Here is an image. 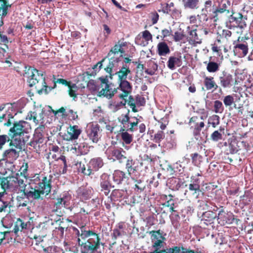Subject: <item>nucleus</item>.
I'll list each match as a JSON object with an SVG mask.
<instances>
[{
    "instance_id": "f257e3e1",
    "label": "nucleus",
    "mask_w": 253,
    "mask_h": 253,
    "mask_svg": "<svg viewBox=\"0 0 253 253\" xmlns=\"http://www.w3.org/2000/svg\"><path fill=\"white\" fill-rule=\"evenodd\" d=\"M0 186L4 190H9L16 193L21 192L22 195L28 198L39 199L42 195H47L51 190L50 179L43 175L35 176L29 183V190L26 189V184L20 175L0 177Z\"/></svg>"
},
{
    "instance_id": "f03ea898",
    "label": "nucleus",
    "mask_w": 253,
    "mask_h": 253,
    "mask_svg": "<svg viewBox=\"0 0 253 253\" xmlns=\"http://www.w3.org/2000/svg\"><path fill=\"white\" fill-rule=\"evenodd\" d=\"M73 230L79 245L83 248L81 253H93L104 245L100 241L99 234L88 227L82 226L80 229L73 227Z\"/></svg>"
},
{
    "instance_id": "7ed1b4c3",
    "label": "nucleus",
    "mask_w": 253,
    "mask_h": 253,
    "mask_svg": "<svg viewBox=\"0 0 253 253\" xmlns=\"http://www.w3.org/2000/svg\"><path fill=\"white\" fill-rule=\"evenodd\" d=\"M24 77L30 86H35L37 92L40 94H47L51 89L46 85L45 76L42 71H39L32 67H25Z\"/></svg>"
},
{
    "instance_id": "20e7f679",
    "label": "nucleus",
    "mask_w": 253,
    "mask_h": 253,
    "mask_svg": "<svg viewBox=\"0 0 253 253\" xmlns=\"http://www.w3.org/2000/svg\"><path fill=\"white\" fill-rule=\"evenodd\" d=\"M99 80L100 81V88H101L99 91L100 95L111 98L117 92V90L112 84H109L107 77H100Z\"/></svg>"
},
{
    "instance_id": "39448f33",
    "label": "nucleus",
    "mask_w": 253,
    "mask_h": 253,
    "mask_svg": "<svg viewBox=\"0 0 253 253\" xmlns=\"http://www.w3.org/2000/svg\"><path fill=\"white\" fill-rule=\"evenodd\" d=\"M129 111L126 114H122L118 117L119 121L123 125L127 130L133 132L138 123V120L136 117H129Z\"/></svg>"
},
{
    "instance_id": "423d86ee",
    "label": "nucleus",
    "mask_w": 253,
    "mask_h": 253,
    "mask_svg": "<svg viewBox=\"0 0 253 253\" xmlns=\"http://www.w3.org/2000/svg\"><path fill=\"white\" fill-rule=\"evenodd\" d=\"M105 154L109 160L120 162L126 159V152L122 148H117L114 146L109 147L105 151Z\"/></svg>"
},
{
    "instance_id": "0eeeda50",
    "label": "nucleus",
    "mask_w": 253,
    "mask_h": 253,
    "mask_svg": "<svg viewBox=\"0 0 253 253\" xmlns=\"http://www.w3.org/2000/svg\"><path fill=\"white\" fill-rule=\"evenodd\" d=\"M102 130L100 126L96 124H90L87 125L86 129L87 136L93 143H96L101 137Z\"/></svg>"
},
{
    "instance_id": "6e6552de",
    "label": "nucleus",
    "mask_w": 253,
    "mask_h": 253,
    "mask_svg": "<svg viewBox=\"0 0 253 253\" xmlns=\"http://www.w3.org/2000/svg\"><path fill=\"white\" fill-rule=\"evenodd\" d=\"M118 83L119 84V86L116 89L117 90V92L118 90H120L122 92V93L119 94V96L124 100V102H121L120 103V105L124 106L126 104V98L131 92L132 89V85L127 80L119 81L118 82Z\"/></svg>"
},
{
    "instance_id": "1a4fd4ad",
    "label": "nucleus",
    "mask_w": 253,
    "mask_h": 253,
    "mask_svg": "<svg viewBox=\"0 0 253 253\" xmlns=\"http://www.w3.org/2000/svg\"><path fill=\"white\" fill-rule=\"evenodd\" d=\"M43 118L42 109L40 108L37 109L36 111L29 112L26 117V119L29 120H33L36 124H40V126L37 128V130L40 129L42 130L44 128Z\"/></svg>"
},
{
    "instance_id": "9d476101",
    "label": "nucleus",
    "mask_w": 253,
    "mask_h": 253,
    "mask_svg": "<svg viewBox=\"0 0 253 253\" xmlns=\"http://www.w3.org/2000/svg\"><path fill=\"white\" fill-rule=\"evenodd\" d=\"M247 18H244L242 14L240 13L234 14L232 12V14L229 18V21L231 23H233L234 25L241 30L244 29L247 27L245 20ZM242 32V31H241Z\"/></svg>"
},
{
    "instance_id": "9b49d317",
    "label": "nucleus",
    "mask_w": 253,
    "mask_h": 253,
    "mask_svg": "<svg viewBox=\"0 0 253 253\" xmlns=\"http://www.w3.org/2000/svg\"><path fill=\"white\" fill-rule=\"evenodd\" d=\"M71 201V194L69 192H64L61 195L60 198L57 199L54 203V206L56 209H61L62 207L68 208Z\"/></svg>"
},
{
    "instance_id": "f8f14e48",
    "label": "nucleus",
    "mask_w": 253,
    "mask_h": 253,
    "mask_svg": "<svg viewBox=\"0 0 253 253\" xmlns=\"http://www.w3.org/2000/svg\"><path fill=\"white\" fill-rule=\"evenodd\" d=\"M82 130L78 126H70L67 129V134L64 136V139L67 141H72L77 139Z\"/></svg>"
},
{
    "instance_id": "ddd939ff",
    "label": "nucleus",
    "mask_w": 253,
    "mask_h": 253,
    "mask_svg": "<svg viewBox=\"0 0 253 253\" xmlns=\"http://www.w3.org/2000/svg\"><path fill=\"white\" fill-rule=\"evenodd\" d=\"M29 126V124L23 121L15 123L13 127L10 129V134L13 133V136L20 135L27 131Z\"/></svg>"
},
{
    "instance_id": "4468645a",
    "label": "nucleus",
    "mask_w": 253,
    "mask_h": 253,
    "mask_svg": "<svg viewBox=\"0 0 253 253\" xmlns=\"http://www.w3.org/2000/svg\"><path fill=\"white\" fill-rule=\"evenodd\" d=\"M138 35L135 39V43L142 46H145L149 43V41H152V36L149 31L145 30Z\"/></svg>"
},
{
    "instance_id": "2eb2a0df",
    "label": "nucleus",
    "mask_w": 253,
    "mask_h": 253,
    "mask_svg": "<svg viewBox=\"0 0 253 253\" xmlns=\"http://www.w3.org/2000/svg\"><path fill=\"white\" fill-rule=\"evenodd\" d=\"M100 186L101 191L106 196L110 193L112 188L114 187L111 183L110 177L108 174L104 173L101 175Z\"/></svg>"
},
{
    "instance_id": "dca6fc26",
    "label": "nucleus",
    "mask_w": 253,
    "mask_h": 253,
    "mask_svg": "<svg viewBox=\"0 0 253 253\" xmlns=\"http://www.w3.org/2000/svg\"><path fill=\"white\" fill-rule=\"evenodd\" d=\"M217 218L218 223L222 225L231 223L233 219L231 212L225 211L223 210L219 211Z\"/></svg>"
},
{
    "instance_id": "f3484780",
    "label": "nucleus",
    "mask_w": 253,
    "mask_h": 253,
    "mask_svg": "<svg viewBox=\"0 0 253 253\" xmlns=\"http://www.w3.org/2000/svg\"><path fill=\"white\" fill-rule=\"evenodd\" d=\"M126 42H119L110 50L108 54V57L118 56L119 58L123 56V53L125 52L123 47L126 46Z\"/></svg>"
},
{
    "instance_id": "a211bd4d",
    "label": "nucleus",
    "mask_w": 253,
    "mask_h": 253,
    "mask_svg": "<svg viewBox=\"0 0 253 253\" xmlns=\"http://www.w3.org/2000/svg\"><path fill=\"white\" fill-rule=\"evenodd\" d=\"M217 217L216 213L211 211H207L203 213L201 224L209 225L212 224L214 219Z\"/></svg>"
},
{
    "instance_id": "6ab92c4d",
    "label": "nucleus",
    "mask_w": 253,
    "mask_h": 253,
    "mask_svg": "<svg viewBox=\"0 0 253 253\" xmlns=\"http://www.w3.org/2000/svg\"><path fill=\"white\" fill-rule=\"evenodd\" d=\"M234 52L235 55L239 57L247 55L248 53V45L247 43H237L234 46Z\"/></svg>"
},
{
    "instance_id": "aec40b11",
    "label": "nucleus",
    "mask_w": 253,
    "mask_h": 253,
    "mask_svg": "<svg viewBox=\"0 0 253 253\" xmlns=\"http://www.w3.org/2000/svg\"><path fill=\"white\" fill-rule=\"evenodd\" d=\"M189 34V42L191 44L196 45L197 44H200L202 42L201 39H200L196 32V29L193 27L188 26L187 28Z\"/></svg>"
},
{
    "instance_id": "412c9836",
    "label": "nucleus",
    "mask_w": 253,
    "mask_h": 253,
    "mask_svg": "<svg viewBox=\"0 0 253 253\" xmlns=\"http://www.w3.org/2000/svg\"><path fill=\"white\" fill-rule=\"evenodd\" d=\"M130 72L129 67L126 64H124L119 71L115 73L118 77L117 81L126 80L127 76L130 74Z\"/></svg>"
},
{
    "instance_id": "4be33fe9",
    "label": "nucleus",
    "mask_w": 253,
    "mask_h": 253,
    "mask_svg": "<svg viewBox=\"0 0 253 253\" xmlns=\"http://www.w3.org/2000/svg\"><path fill=\"white\" fill-rule=\"evenodd\" d=\"M77 196L81 200L84 201L91 198L92 194V189L90 188H85L84 187L79 188L77 191Z\"/></svg>"
},
{
    "instance_id": "5701e85b",
    "label": "nucleus",
    "mask_w": 253,
    "mask_h": 253,
    "mask_svg": "<svg viewBox=\"0 0 253 253\" xmlns=\"http://www.w3.org/2000/svg\"><path fill=\"white\" fill-rule=\"evenodd\" d=\"M88 165L91 172L96 171L103 167L104 163L102 158L97 157L91 159Z\"/></svg>"
},
{
    "instance_id": "b1692460",
    "label": "nucleus",
    "mask_w": 253,
    "mask_h": 253,
    "mask_svg": "<svg viewBox=\"0 0 253 253\" xmlns=\"http://www.w3.org/2000/svg\"><path fill=\"white\" fill-rule=\"evenodd\" d=\"M18 157L19 152L13 148L6 150L3 154L4 159L10 163H12Z\"/></svg>"
},
{
    "instance_id": "393cba45",
    "label": "nucleus",
    "mask_w": 253,
    "mask_h": 253,
    "mask_svg": "<svg viewBox=\"0 0 253 253\" xmlns=\"http://www.w3.org/2000/svg\"><path fill=\"white\" fill-rule=\"evenodd\" d=\"M182 64L181 56H171L169 58L168 67L171 70L175 69V66L180 67Z\"/></svg>"
},
{
    "instance_id": "a878e982",
    "label": "nucleus",
    "mask_w": 253,
    "mask_h": 253,
    "mask_svg": "<svg viewBox=\"0 0 253 253\" xmlns=\"http://www.w3.org/2000/svg\"><path fill=\"white\" fill-rule=\"evenodd\" d=\"M110 58L109 63L106 68H105V70L106 72L111 74L113 70H116L118 66V63L120 61V58L118 56H112L109 57Z\"/></svg>"
},
{
    "instance_id": "bb28decb",
    "label": "nucleus",
    "mask_w": 253,
    "mask_h": 253,
    "mask_svg": "<svg viewBox=\"0 0 253 253\" xmlns=\"http://www.w3.org/2000/svg\"><path fill=\"white\" fill-rule=\"evenodd\" d=\"M157 53L160 56H166L170 53V49L167 43L165 42H161L158 43Z\"/></svg>"
},
{
    "instance_id": "cd10ccee",
    "label": "nucleus",
    "mask_w": 253,
    "mask_h": 253,
    "mask_svg": "<svg viewBox=\"0 0 253 253\" xmlns=\"http://www.w3.org/2000/svg\"><path fill=\"white\" fill-rule=\"evenodd\" d=\"M182 1L185 9L195 10L199 7V0H182Z\"/></svg>"
},
{
    "instance_id": "c85d7f7f",
    "label": "nucleus",
    "mask_w": 253,
    "mask_h": 253,
    "mask_svg": "<svg viewBox=\"0 0 253 253\" xmlns=\"http://www.w3.org/2000/svg\"><path fill=\"white\" fill-rule=\"evenodd\" d=\"M220 84L224 88H229L232 86L233 78L231 75H224L219 77Z\"/></svg>"
},
{
    "instance_id": "c756f323",
    "label": "nucleus",
    "mask_w": 253,
    "mask_h": 253,
    "mask_svg": "<svg viewBox=\"0 0 253 253\" xmlns=\"http://www.w3.org/2000/svg\"><path fill=\"white\" fill-rule=\"evenodd\" d=\"M6 195V193L4 192H0V212L5 210V209L7 207L11 199L10 196H9L8 199L9 200H7L6 197V196H7Z\"/></svg>"
},
{
    "instance_id": "7c9ffc66",
    "label": "nucleus",
    "mask_w": 253,
    "mask_h": 253,
    "mask_svg": "<svg viewBox=\"0 0 253 253\" xmlns=\"http://www.w3.org/2000/svg\"><path fill=\"white\" fill-rule=\"evenodd\" d=\"M146 65L147 67L145 69V72L151 76L154 75L158 69L157 63L154 60H150L147 62Z\"/></svg>"
},
{
    "instance_id": "2f4dec72",
    "label": "nucleus",
    "mask_w": 253,
    "mask_h": 253,
    "mask_svg": "<svg viewBox=\"0 0 253 253\" xmlns=\"http://www.w3.org/2000/svg\"><path fill=\"white\" fill-rule=\"evenodd\" d=\"M10 7L7 0H0V16L1 19L7 15L8 9Z\"/></svg>"
},
{
    "instance_id": "473e14b6",
    "label": "nucleus",
    "mask_w": 253,
    "mask_h": 253,
    "mask_svg": "<svg viewBox=\"0 0 253 253\" xmlns=\"http://www.w3.org/2000/svg\"><path fill=\"white\" fill-rule=\"evenodd\" d=\"M204 85L207 90H211L212 88L216 89L218 87L217 85L216 84L213 80V78L210 77H206L204 79Z\"/></svg>"
},
{
    "instance_id": "72a5a7b5",
    "label": "nucleus",
    "mask_w": 253,
    "mask_h": 253,
    "mask_svg": "<svg viewBox=\"0 0 253 253\" xmlns=\"http://www.w3.org/2000/svg\"><path fill=\"white\" fill-rule=\"evenodd\" d=\"M125 178V174L122 171L116 170L114 171L113 174L114 182L117 184H120Z\"/></svg>"
},
{
    "instance_id": "f704fd0d",
    "label": "nucleus",
    "mask_w": 253,
    "mask_h": 253,
    "mask_svg": "<svg viewBox=\"0 0 253 253\" xmlns=\"http://www.w3.org/2000/svg\"><path fill=\"white\" fill-rule=\"evenodd\" d=\"M230 5V2L227 0H222L219 3L217 8L214 12V13H222L225 11H227L228 13H229L230 11L227 10V7Z\"/></svg>"
},
{
    "instance_id": "c9c22d12",
    "label": "nucleus",
    "mask_w": 253,
    "mask_h": 253,
    "mask_svg": "<svg viewBox=\"0 0 253 253\" xmlns=\"http://www.w3.org/2000/svg\"><path fill=\"white\" fill-rule=\"evenodd\" d=\"M204 64L207 65V70L210 73H215L219 69L220 64L216 62L210 61L208 63L204 62Z\"/></svg>"
},
{
    "instance_id": "e433bc0d",
    "label": "nucleus",
    "mask_w": 253,
    "mask_h": 253,
    "mask_svg": "<svg viewBox=\"0 0 253 253\" xmlns=\"http://www.w3.org/2000/svg\"><path fill=\"white\" fill-rule=\"evenodd\" d=\"M188 162L189 160L185 158H183L182 159V161H179L178 162H176L173 165L174 169H175V171H178L180 173H182L184 169L185 168L186 166L185 163L188 164Z\"/></svg>"
},
{
    "instance_id": "4c0bfd02",
    "label": "nucleus",
    "mask_w": 253,
    "mask_h": 253,
    "mask_svg": "<svg viewBox=\"0 0 253 253\" xmlns=\"http://www.w3.org/2000/svg\"><path fill=\"white\" fill-rule=\"evenodd\" d=\"M100 83L90 80L87 84V87L92 92L98 91L100 89Z\"/></svg>"
},
{
    "instance_id": "58836bf2",
    "label": "nucleus",
    "mask_w": 253,
    "mask_h": 253,
    "mask_svg": "<svg viewBox=\"0 0 253 253\" xmlns=\"http://www.w3.org/2000/svg\"><path fill=\"white\" fill-rule=\"evenodd\" d=\"M74 147L76 150H78L79 152L81 155L86 154L89 151V147L85 143H81L79 144H77L74 145Z\"/></svg>"
},
{
    "instance_id": "ea45409f",
    "label": "nucleus",
    "mask_w": 253,
    "mask_h": 253,
    "mask_svg": "<svg viewBox=\"0 0 253 253\" xmlns=\"http://www.w3.org/2000/svg\"><path fill=\"white\" fill-rule=\"evenodd\" d=\"M124 194V191L120 190H114L111 194L110 198L112 201H120Z\"/></svg>"
},
{
    "instance_id": "a19ab883",
    "label": "nucleus",
    "mask_w": 253,
    "mask_h": 253,
    "mask_svg": "<svg viewBox=\"0 0 253 253\" xmlns=\"http://www.w3.org/2000/svg\"><path fill=\"white\" fill-rule=\"evenodd\" d=\"M104 59H103L102 61L98 62L96 65H94L92 69L94 70V72H91V73H89V71H87L84 74H83L82 76L84 78L86 77V76H88V75H93L94 74H96V73L97 72H98L100 69L101 68V67L102 66V62H103Z\"/></svg>"
},
{
    "instance_id": "79ce46f5",
    "label": "nucleus",
    "mask_w": 253,
    "mask_h": 253,
    "mask_svg": "<svg viewBox=\"0 0 253 253\" xmlns=\"http://www.w3.org/2000/svg\"><path fill=\"white\" fill-rule=\"evenodd\" d=\"M121 138L123 143L126 144H130L132 141V136L127 132H124L121 133Z\"/></svg>"
},
{
    "instance_id": "37998d69",
    "label": "nucleus",
    "mask_w": 253,
    "mask_h": 253,
    "mask_svg": "<svg viewBox=\"0 0 253 253\" xmlns=\"http://www.w3.org/2000/svg\"><path fill=\"white\" fill-rule=\"evenodd\" d=\"M214 111L216 113H222L224 110L222 103L219 100H216L214 102Z\"/></svg>"
},
{
    "instance_id": "c03bdc74",
    "label": "nucleus",
    "mask_w": 253,
    "mask_h": 253,
    "mask_svg": "<svg viewBox=\"0 0 253 253\" xmlns=\"http://www.w3.org/2000/svg\"><path fill=\"white\" fill-rule=\"evenodd\" d=\"M181 249L179 247L175 246L173 248L164 249V248L161 250L163 253H180Z\"/></svg>"
},
{
    "instance_id": "a18cd8bd",
    "label": "nucleus",
    "mask_w": 253,
    "mask_h": 253,
    "mask_svg": "<svg viewBox=\"0 0 253 253\" xmlns=\"http://www.w3.org/2000/svg\"><path fill=\"white\" fill-rule=\"evenodd\" d=\"M189 189L190 191H194V193H199L200 191V185L199 184L198 179L195 180L193 183L190 184L189 186Z\"/></svg>"
},
{
    "instance_id": "49530a36",
    "label": "nucleus",
    "mask_w": 253,
    "mask_h": 253,
    "mask_svg": "<svg viewBox=\"0 0 253 253\" xmlns=\"http://www.w3.org/2000/svg\"><path fill=\"white\" fill-rule=\"evenodd\" d=\"M209 123L211 124L213 127H215L219 124V117L216 115H212L209 119Z\"/></svg>"
},
{
    "instance_id": "de8ad7c7",
    "label": "nucleus",
    "mask_w": 253,
    "mask_h": 253,
    "mask_svg": "<svg viewBox=\"0 0 253 253\" xmlns=\"http://www.w3.org/2000/svg\"><path fill=\"white\" fill-rule=\"evenodd\" d=\"M77 90V87L75 84L72 85H68V91L69 92V95L73 97L74 99L76 97V91Z\"/></svg>"
},
{
    "instance_id": "09e8293b",
    "label": "nucleus",
    "mask_w": 253,
    "mask_h": 253,
    "mask_svg": "<svg viewBox=\"0 0 253 253\" xmlns=\"http://www.w3.org/2000/svg\"><path fill=\"white\" fill-rule=\"evenodd\" d=\"M28 166L27 164L23 165L20 168V171H21L20 174H18L19 175L21 176V177L22 178H23L24 181L25 183L26 181V174L28 171Z\"/></svg>"
},
{
    "instance_id": "8fccbe9b",
    "label": "nucleus",
    "mask_w": 253,
    "mask_h": 253,
    "mask_svg": "<svg viewBox=\"0 0 253 253\" xmlns=\"http://www.w3.org/2000/svg\"><path fill=\"white\" fill-rule=\"evenodd\" d=\"M43 139L42 137H40L37 139L36 137L34 138L33 141L30 142V145L33 146L35 149H37L40 147V143L42 142Z\"/></svg>"
},
{
    "instance_id": "3c124183",
    "label": "nucleus",
    "mask_w": 253,
    "mask_h": 253,
    "mask_svg": "<svg viewBox=\"0 0 253 253\" xmlns=\"http://www.w3.org/2000/svg\"><path fill=\"white\" fill-rule=\"evenodd\" d=\"M234 100V97L232 95H228L224 97L223 101L225 106H229L233 104Z\"/></svg>"
},
{
    "instance_id": "603ef678",
    "label": "nucleus",
    "mask_w": 253,
    "mask_h": 253,
    "mask_svg": "<svg viewBox=\"0 0 253 253\" xmlns=\"http://www.w3.org/2000/svg\"><path fill=\"white\" fill-rule=\"evenodd\" d=\"M79 165V167L78 168V170L80 172H81L87 175H89L91 173V170L89 169V167L88 168V169L86 170L84 165H82L81 163H80Z\"/></svg>"
},
{
    "instance_id": "864d4df0",
    "label": "nucleus",
    "mask_w": 253,
    "mask_h": 253,
    "mask_svg": "<svg viewBox=\"0 0 253 253\" xmlns=\"http://www.w3.org/2000/svg\"><path fill=\"white\" fill-rule=\"evenodd\" d=\"M9 140V137L7 135H0V149H1L2 146L5 144L6 142Z\"/></svg>"
},
{
    "instance_id": "5fc2aeb1",
    "label": "nucleus",
    "mask_w": 253,
    "mask_h": 253,
    "mask_svg": "<svg viewBox=\"0 0 253 253\" xmlns=\"http://www.w3.org/2000/svg\"><path fill=\"white\" fill-rule=\"evenodd\" d=\"M184 38V35L181 32H176L173 35V39L175 42H179Z\"/></svg>"
},
{
    "instance_id": "6e6d98bb",
    "label": "nucleus",
    "mask_w": 253,
    "mask_h": 253,
    "mask_svg": "<svg viewBox=\"0 0 253 253\" xmlns=\"http://www.w3.org/2000/svg\"><path fill=\"white\" fill-rule=\"evenodd\" d=\"M211 137L213 141H217L222 138V135L217 130L214 131L211 135Z\"/></svg>"
},
{
    "instance_id": "4d7b16f0",
    "label": "nucleus",
    "mask_w": 253,
    "mask_h": 253,
    "mask_svg": "<svg viewBox=\"0 0 253 253\" xmlns=\"http://www.w3.org/2000/svg\"><path fill=\"white\" fill-rule=\"evenodd\" d=\"M208 11H202V13L200 15H198V17H199V19L201 21L206 22L208 20Z\"/></svg>"
},
{
    "instance_id": "13d9d810",
    "label": "nucleus",
    "mask_w": 253,
    "mask_h": 253,
    "mask_svg": "<svg viewBox=\"0 0 253 253\" xmlns=\"http://www.w3.org/2000/svg\"><path fill=\"white\" fill-rule=\"evenodd\" d=\"M133 161L132 160H127L126 164V168L127 169V171L129 174L132 172H133L134 169L132 168Z\"/></svg>"
},
{
    "instance_id": "bf43d9fd",
    "label": "nucleus",
    "mask_w": 253,
    "mask_h": 253,
    "mask_svg": "<svg viewBox=\"0 0 253 253\" xmlns=\"http://www.w3.org/2000/svg\"><path fill=\"white\" fill-rule=\"evenodd\" d=\"M165 137V134L162 131H159L155 134L154 138L156 142H158L163 139Z\"/></svg>"
},
{
    "instance_id": "052dcab7",
    "label": "nucleus",
    "mask_w": 253,
    "mask_h": 253,
    "mask_svg": "<svg viewBox=\"0 0 253 253\" xmlns=\"http://www.w3.org/2000/svg\"><path fill=\"white\" fill-rule=\"evenodd\" d=\"M21 141L20 140H18L17 139H14V140H12L11 141V142L10 143L11 146H14L16 148L21 149Z\"/></svg>"
},
{
    "instance_id": "680f3d73",
    "label": "nucleus",
    "mask_w": 253,
    "mask_h": 253,
    "mask_svg": "<svg viewBox=\"0 0 253 253\" xmlns=\"http://www.w3.org/2000/svg\"><path fill=\"white\" fill-rule=\"evenodd\" d=\"M16 222H17V226L20 227V229L23 230L24 229H26L28 225V222L25 223L21 219H17Z\"/></svg>"
},
{
    "instance_id": "e2e57ef3",
    "label": "nucleus",
    "mask_w": 253,
    "mask_h": 253,
    "mask_svg": "<svg viewBox=\"0 0 253 253\" xmlns=\"http://www.w3.org/2000/svg\"><path fill=\"white\" fill-rule=\"evenodd\" d=\"M159 15L156 12L151 13V18L153 24H156L159 20Z\"/></svg>"
},
{
    "instance_id": "0e129e2a",
    "label": "nucleus",
    "mask_w": 253,
    "mask_h": 253,
    "mask_svg": "<svg viewBox=\"0 0 253 253\" xmlns=\"http://www.w3.org/2000/svg\"><path fill=\"white\" fill-rule=\"evenodd\" d=\"M141 183V181L140 180L136 181V183L135 184V190L141 192L144 190L145 186L140 185Z\"/></svg>"
},
{
    "instance_id": "69168bd1",
    "label": "nucleus",
    "mask_w": 253,
    "mask_h": 253,
    "mask_svg": "<svg viewBox=\"0 0 253 253\" xmlns=\"http://www.w3.org/2000/svg\"><path fill=\"white\" fill-rule=\"evenodd\" d=\"M211 5H212L211 0H207L205 2L204 8H203L202 9V11H206L208 12L209 9L211 8Z\"/></svg>"
},
{
    "instance_id": "338daca9",
    "label": "nucleus",
    "mask_w": 253,
    "mask_h": 253,
    "mask_svg": "<svg viewBox=\"0 0 253 253\" xmlns=\"http://www.w3.org/2000/svg\"><path fill=\"white\" fill-rule=\"evenodd\" d=\"M170 11L169 6L168 5V3L162 4V9L159 11H162L164 13H169Z\"/></svg>"
},
{
    "instance_id": "774afa93",
    "label": "nucleus",
    "mask_w": 253,
    "mask_h": 253,
    "mask_svg": "<svg viewBox=\"0 0 253 253\" xmlns=\"http://www.w3.org/2000/svg\"><path fill=\"white\" fill-rule=\"evenodd\" d=\"M172 16L175 19H178L181 17V11L174 9L172 12Z\"/></svg>"
}]
</instances>
